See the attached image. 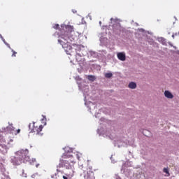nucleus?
Here are the masks:
<instances>
[{
    "label": "nucleus",
    "mask_w": 179,
    "mask_h": 179,
    "mask_svg": "<svg viewBox=\"0 0 179 179\" xmlns=\"http://www.w3.org/2000/svg\"><path fill=\"white\" fill-rule=\"evenodd\" d=\"M66 30V31L59 36L58 43L61 44L66 52H72V46L71 45L72 39L69 37V34L73 31V26L67 25Z\"/></svg>",
    "instance_id": "f257e3e1"
},
{
    "label": "nucleus",
    "mask_w": 179,
    "mask_h": 179,
    "mask_svg": "<svg viewBox=\"0 0 179 179\" xmlns=\"http://www.w3.org/2000/svg\"><path fill=\"white\" fill-rule=\"evenodd\" d=\"M27 153H29V151H21L18 152V156L12 159V163L14 166H20L27 159Z\"/></svg>",
    "instance_id": "f03ea898"
},
{
    "label": "nucleus",
    "mask_w": 179,
    "mask_h": 179,
    "mask_svg": "<svg viewBox=\"0 0 179 179\" xmlns=\"http://www.w3.org/2000/svg\"><path fill=\"white\" fill-rule=\"evenodd\" d=\"M110 21L113 22V33H115V34H119V33H121V24L120 23V21L118 20V19H113L110 18Z\"/></svg>",
    "instance_id": "7ed1b4c3"
},
{
    "label": "nucleus",
    "mask_w": 179,
    "mask_h": 179,
    "mask_svg": "<svg viewBox=\"0 0 179 179\" xmlns=\"http://www.w3.org/2000/svg\"><path fill=\"white\" fill-rule=\"evenodd\" d=\"M43 125H36L35 123L33 124V129H31V132L33 134H36V135H40V132L43 131Z\"/></svg>",
    "instance_id": "20e7f679"
},
{
    "label": "nucleus",
    "mask_w": 179,
    "mask_h": 179,
    "mask_svg": "<svg viewBox=\"0 0 179 179\" xmlns=\"http://www.w3.org/2000/svg\"><path fill=\"white\" fill-rule=\"evenodd\" d=\"M63 162L64 163V167H66L67 170H72V169H73V164H75L73 161L64 160Z\"/></svg>",
    "instance_id": "39448f33"
},
{
    "label": "nucleus",
    "mask_w": 179,
    "mask_h": 179,
    "mask_svg": "<svg viewBox=\"0 0 179 179\" xmlns=\"http://www.w3.org/2000/svg\"><path fill=\"white\" fill-rule=\"evenodd\" d=\"M117 57L120 61H125L127 59V57L125 56V52H118L117 54Z\"/></svg>",
    "instance_id": "423d86ee"
},
{
    "label": "nucleus",
    "mask_w": 179,
    "mask_h": 179,
    "mask_svg": "<svg viewBox=\"0 0 179 179\" xmlns=\"http://www.w3.org/2000/svg\"><path fill=\"white\" fill-rule=\"evenodd\" d=\"M164 96L165 97H166V99H173L174 96L173 95V94H171V92H170V91L169 90H166L164 92Z\"/></svg>",
    "instance_id": "0eeeda50"
},
{
    "label": "nucleus",
    "mask_w": 179,
    "mask_h": 179,
    "mask_svg": "<svg viewBox=\"0 0 179 179\" xmlns=\"http://www.w3.org/2000/svg\"><path fill=\"white\" fill-rule=\"evenodd\" d=\"M72 177H73V170H71L70 173H66V176H63V179L72 178Z\"/></svg>",
    "instance_id": "6e6552de"
},
{
    "label": "nucleus",
    "mask_w": 179,
    "mask_h": 179,
    "mask_svg": "<svg viewBox=\"0 0 179 179\" xmlns=\"http://www.w3.org/2000/svg\"><path fill=\"white\" fill-rule=\"evenodd\" d=\"M129 89H136V83L131 82L129 84Z\"/></svg>",
    "instance_id": "1a4fd4ad"
},
{
    "label": "nucleus",
    "mask_w": 179,
    "mask_h": 179,
    "mask_svg": "<svg viewBox=\"0 0 179 179\" xmlns=\"http://www.w3.org/2000/svg\"><path fill=\"white\" fill-rule=\"evenodd\" d=\"M87 79L90 80V82H94L96 80V77L94 76H88Z\"/></svg>",
    "instance_id": "9d476101"
},
{
    "label": "nucleus",
    "mask_w": 179,
    "mask_h": 179,
    "mask_svg": "<svg viewBox=\"0 0 179 179\" xmlns=\"http://www.w3.org/2000/svg\"><path fill=\"white\" fill-rule=\"evenodd\" d=\"M105 77H106L108 78H112L113 77V73H106L105 74Z\"/></svg>",
    "instance_id": "9b49d317"
},
{
    "label": "nucleus",
    "mask_w": 179,
    "mask_h": 179,
    "mask_svg": "<svg viewBox=\"0 0 179 179\" xmlns=\"http://www.w3.org/2000/svg\"><path fill=\"white\" fill-rule=\"evenodd\" d=\"M163 171L164 173H166V174H168L169 176H170V173H169V169L164 168Z\"/></svg>",
    "instance_id": "f8f14e48"
},
{
    "label": "nucleus",
    "mask_w": 179,
    "mask_h": 179,
    "mask_svg": "<svg viewBox=\"0 0 179 179\" xmlns=\"http://www.w3.org/2000/svg\"><path fill=\"white\" fill-rule=\"evenodd\" d=\"M3 41L6 44V45H7V47H8V48H10V50H12V48H10V45H9V43H6L5 39H3Z\"/></svg>",
    "instance_id": "ddd939ff"
},
{
    "label": "nucleus",
    "mask_w": 179,
    "mask_h": 179,
    "mask_svg": "<svg viewBox=\"0 0 179 179\" xmlns=\"http://www.w3.org/2000/svg\"><path fill=\"white\" fill-rule=\"evenodd\" d=\"M13 55L12 57H16V55L17 54V52H16L15 50H13V49L11 50Z\"/></svg>",
    "instance_id": "4468645a"
},
{
    "label": "nucleus",
    "mask_w": 179,
    "mask_h": 179,
    "mask_svg": "<svg viewBox=\"0 0 179 179\" xmlns=\"http://www.w3.org/2000/svg\"><path fill=\"white\" fill-rule=\"evenodd\" d=\"M53 27H54L56 30H57V29H59V24H55V25L53 26Z\"/></svg>",
    "instance_id": "2eb2a0df"
},
{
    "label": "nucleus",
    "mask_w": 179,
    "mask_h": 179,
    "mask_svg": "<svg viewBox=\"0 0 179 179\" xmlns=\"http://www.w3.org/2000/svg\"><path fill=\"white\" fill-rule=\"evenodd\" d=\"M76 80H82V78H80L79 76H77L76 78Z\"/></svg>",
    "instance_id": "dca6fc26"
},
{
    "label": "nucleus",
    "mask_w": 179,
    "mask_h": 179,
    "mask_svg": "<svg viewBox=\"0 0 179 179\" xmlns=\"http://www.w3.org/2000/svg\"><path fill=\"white\" fill-rule=\"evenodd\" d=\"M0 38H1V40H3H3H5L4 38H3V36H2V35L0 34Z\"/></svg>",
    "instance_id": "f3484780"
},
{
    "label": "nucleus",
    "mask_w": 179,
    "mask_h": 179,
    "mask_svg": "<svg viewBox=\"0 0 179 179\" xmlns=\"http://www.w3.org/2000/svg\"><path fill=\"white\" fill-rule=\"evenodd\" d=\"M0 38H1V40H3H3H5L4 38H3V36H2V35L0 34Z\"/></svg>",
    "instance_id": "a211bd4d"
},
{
    "label": "nucleus",
    "mask_w": 179,
    "mask_h": 179,
    "mask_svg": "<svg viewBox=\"0 0 179 179\" xmlns=\"http://www.w3.org/2000/svg\"><path fill=\"white\" fill-rule=\"evenodd\" d=\"M178 36V34L176 33V34H173V35H172L173 38H174V36Z\"/></svg>",
    "instance_id": "6ab92c4d"
},
{
    "label": "nucleus",
    "mask_w": 179,
    "mask_h": 179,
    "mask_svg": "<svg viewBox=\"0 0 179 179\" xmlns=\"http://www.w3.org/2000/svg\"><path fill=\"white\" fill-rule=\"evenodd\" d=\"M76 57H80V54L77 53V54L76 55Z\"/></svg>",
    "instance_id": "aec40b11"
},
{
    "label": "nucleus",
    "mask_w": 179,
    "mask_h": 179,
    "mask_svg": "<svg viewBox=\"0 0 179 179\" xmlns=\"http://www.w3.org/2000/svg\"><path fill=\"white\" fill-rule=\"evenodd\" d=\"M20 129H18L17 130V134H20Z\"/></svg>",
    "instance_id": "412c9836"
},
{
    "label": "nucleus",
    "mask_w": 179,
    "mask_h": 179,
    "mask_svg": "<svg viewBox=\"0 0 179 179\" xmlns=\"http://www.w3.org/2000/svg\"><path fill=\"white\" fill-rule=\"evenodd\" d=\"M63 158H64V159H66V155H64V156H63Z\"/></svg>",
    "instance_id": "4be33fe9"
},
{
    "label": "nucleus",
    "mask_w": 179,
    "mask_h": 179,
    "mask_svg": "<svg viewBox=\"0 0 179 179\" xmlns=\"http://www.w3.org/2000/svg\"><path fill=\"white\" fill-rule=\"evenodd\" d=\"M99 24H101V21L99 22Z\"/></svg>",
    "instance_id": "5701e85b"
},
{
    "label": "nucleus",
    "mask_w": 179,
    "mask_h": 179,
    "mask_svg": "<svg viewBox=\"0 0 179 179\" xmlns=\"http://www.w3.org/2000/svg\"><path fill=\"white\" fill-rule=\"evenodd\" d=\"M36 167H38V165H36Z\"/></svg>",
    "instance_id": "b1692460"
},
{
    "label": "nucleus",
    "mask_w": 179,
    "mask_h": 179,
    "mask_svg": "<svg viewBox=\"0 0 179 179\" xmlns=\"http://www.w3.org/2000/svg\"><path fill=\"white\" fill-rule=\"evenodd\" d=\"M178 36H179V33H178Z\"/></svg>",
    "instance_id": "393cba45"
}]
</instances>
